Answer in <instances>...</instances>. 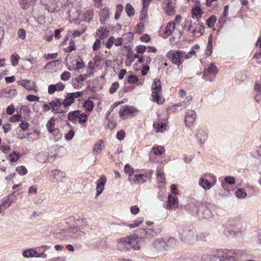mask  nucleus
I'll return each mask as SVG.
<instances>
[{
  "label": "nucleus",
  "instance_id": "54",
  "mask_svg": "<svg viewBox=\"0 0 261 261\" xmlns=\"http://www.w3.org/2000/svg\"><path fill=\"white\" fill-rule=\"evenodd\" d=\"M26 99L29 101L33 102L35 101H38L39 99V97L34 95H28L27 96Z\"/></svg>",
  "mask_w": 261,
  "mask_h": 261
},
{
  "label": "nucleus",
  "instance_id": "1",
  "mask_svg": "<svg viewBox=\"0 0 261 261\" xmlns=\"http://www.w3.org/2000/svg\"><path fill=\"white\" fill-rule=\"evenodd\" d=\"M210 205V204L194 201L186 205L185 209L199 219H208L213 216Z\"/></svg>",
  "mask_w": 261,
  "mask_h": 261
},
{
  "label": "nucleus",
  "instance_id": "13",
  "mask_svg": "<svg viewBox=\"0 0 261 261\" xmlns=\"http://www.w3.org/2000/svg\"><path fill=\"white\" fill-rule=\"evenodd\" d=\"M178 206L177 198L172 195H169L168 197L166 208L167 210H175Z\"/></svg>",
  "mask_w": 261,
  "mask_h": 261
},
{
  "label": "nucleus",
  "instance_id": "48",
  "mask_svg": "<svg viewBox=\"0 0 261 261\" xmlns=\"http://www.w3.org/2000/svg\"><path fill=\"white\" fill-rule=\"evenodd\" d=\"M147 10L148 9L142 8L141 11V15L140 17V20H145L147 16Z\"/></svg>",
  "mask_w": 261,
  "mask_h": 261
},
{
  "label": "nucleus",
  "instance_id": "47",
  "mask_svg": "<svg viewBox=\"0 0 261 261\" xmlns=\"http://www.w3.org/2000/svg\"><path fill=\"white\" fill-rule=\"evenodd\" d=\"M19 56L17 54H13L11 56V60L12 61V65L15 66L18 63Z\"/></svg>",
  "mask_w": 261,
  "mask_h": 261
},
{
  "label": "nucleus",
  "instance_id": "18",
  "mask_svg": "<svg viewBox=\"0 0 261 261\" xmlns=\"http://www.w3.org/2000/svg\"><path fill=\"white\" fill-rule=\"evenodd\" d=\"M196 136L198 143L201 145L204 144L207 138L206 132L202 129H199Z\"/></svg>",
  "mask_w": 261,
  "mask_h": 261
},
{
  "label": "nucleus",
  "instance_id": "33",
  "mask_svg": "<svg viewBox=\"0 0 261 261\" xmlns=\"http://www.w3.org/2000/svg\"><path fill=\"white\" fill-rule=\"evenodd\" d=\"M55 125V120L51 118L47 123L46 127L48 131L51 133L54 130V126Z\"/></svg>",
  "mask_w": 261,
  "mask_h": 261
},
{
  "label": "nucleus",
  "instance_id": "23",
  "mask_svg": "<svg viewBox=\"0 0 261 261\" xmlns=\"http://www.w3.org/2000/svg\"><path fill=\"white\" fill-rule=\"evenodd\" d=\"M36 0H19L21 8L24 9H27L30 6H33Z\"/></svg>",
  "mask_w": 261,
  "mask_h": 261
},
{
  "label": "nucleus",
  "instance_id": "53",
  "mask_svg": "<svg viewBox=\"0 0 261 261\" xmlns=\"http://www.w3.org/2000/svg\"><path fill=\"white\" fill-rule=\"evenodd\" d=\"M75 49V45L73 40L71 39L70 41V45L66 49V52H71L72 51Z\"/></svg>",
  "mask_w": 261,
  "mask_h": 261
},
{
  "label": "nucleus",
  "instance_id": "49",
  "mask_svg": "<svg viewBox=\"0 0 261 261\" xmlns=\"http://www.w3.org/2000/svg\"><path fill=\"white\" fill-rule=\"evenodd\" d=\"M16 170L20 175H24L27 173V170L26 168L23 166L17 167Z\"/></svg>",
  "mask_w": 261,
  "mask_h": 261
},
{
  "label": "nucleus",
  "instance_id": "58",
  "mask_svg": "<svg viewBox=\"0 0 261 261\" xmlns=\"http://www.w3.org/2000/svg\"><path fill=\"white\" fill-rule=\"evenodd\" d=\"M15 111V108L13 105L9 106L6 109V113L9 115H12Z\"/></svg>",
  "mask_w": 261,
  "mask_h": 261
},
{
  "label": "nucleus",
  "instance_id": "63",
  "mask_svg": "<svg viewBox=\"0 0 261 261\" xmlns=\"http://www.w3.org/2000/svg\"><path fill=\"white\" fill-rule=\"evenodd\" d=\"M57 91V88L55 85H50L48 88V92L49 94H54Z\"/></svg>",
  "mask_w": 261,
  "mask_h": 261
},
{
  "label": "nucleus",
  "instance_id": "46",
  "mask_svg": "<svg viewBox=\"0 0 261 261\" xmlns=\"http://www.w3.org/2000/svg\"><path fill=\"white\" fill-rule=\"evenodd\" d=\"M119 86V84L118 82H116L113 83L112 84V85L110 88V90H109L110 93L111 94H114V93H115L116 91L118 89Z\"/></svg>",
  "mask_w": 261,
  "mask_h": 261
},
{
  "label": "nucleus",
  "instance_id": "59",
  "mask_svg": "<svg viewBox=\"0 0 261 261\" xmlns=\"http://www.w3.org/2000/svg\"><path fill=\"white\" fill-rule=\"evenodd\" d=\"M115 40V39L114 37H110L108 41L106 44V47L108 48H110L112 47L113 44L114 43Z\"/></svg>",
  "mask_w": 261,
  "mask_h": 261
},
{
  "label": "nucleus",
  "instance_id": "9",
  "mask_svg": "<svg viewBox=\"0 0 261 261\" xmlns=\"http://www.w3.org/2000/svg\"><path fill=\"white\" fill-rule=\"evenodd\" d=\"M50 180L52 182H60L65 177V173L59 170H53L49 172Z\"/></svg>",
  "mask_w": 261,
  "mask_h": 261
},
{
  "label": "nucleus",
  "instance_id": "11",
  "mask_svg": "<svg viewBox=\"0 0 261 261\" xmlns=\"http://www.w3.org/2000/svg\"><path fill=\"white\" fill-rule=\"evenodd\" d=\"M17 83L19 85L22 86L28 91L33 90L35 92L38 91L36 84L34 82L32 83V84H31L30 81L28 80H22L18 81Z\"/></svg>",
  "mask_w": 261,
  "mask_h": 261
},
{
  "label": "nucleus",
  "instance_id": "5",
  "mask_svg": "<svg viewBox=\"0 0 261 261\" xmlns=\"http://www.w3.org/2000/svg\"><path fill=\"white\" fill-rule=\"evenodd\" d=\"M139 239L136 234H133L128 237L119 238L117 239V242L123 245H130L134 249L139 250L140 247L138 244Z\"/></svg>",
  "mask_w": 261,
  "mask_h": 261
},
{
  "label": "nucleus",
  "instance_id": "19",
  "mask_svg": "<svg viewBox=\"0 0 261 261\" xmlns=\"http://www.w3.org/2000/svg\"><path fill=\"white\" fill-rule=\"evenodd\" d=\"M99 15L101 24H104L110 17L109 9H102L100 10Z\"/></svg>",
  "mask_w": 261,
  "mask_h": 261
},
{
  "label": "nucleus",
  "instance_id": "2",
  "mask_svg": "<svg viewBox=\"0 0 261 261\" xmlns=\"http://www.w3.org/2000/svg\"><path fill=\"white\" fill-rule=\"evenodd\" d=\"M223 254L220 256L206 254L203 256L204 261H237L236 256H240L242 253L239 250L225 249Z\"/></svg>",
  "mask_w": 261,
  "mask_h": 261
},
{
  "label": "nucleus",
  "instance_id": "61",
  "mask_svg": "<svg viewBox=\"0 0 261 261\" xmlns=\"http://www.w3.org/2000/svg\"><path fill=\"white\" fill-rule=\"evenodd\" d=\"M125 133L124 131L123 130H121L120 132H118L117 133V135H116V138H117V139H118L120 141H121L122 140L124 139V137H125Z\"/></svg>",
  "mask_w": 261,
  "mask_h": 261
},
{
  "label": "nucleus",
  "instance_id": "56",
  "mask_svg": "<svg viewBox=\"0 0 261 261\" xmlns=\"http://www.w3.org/2000/svg\"><path fill=\"white\" fill-rule=\"evenodd\" d=\"M224 180L229 185H232L235 183L234 178L232 176H226L225 177Z\"/></svg>",
  "mask_w": 261,
  "mask_h": 261
},
{
  "label": "nucleus",
  "instance_id": "34",
  "mask_svg": "<svg viewBox=\"0 0 261 261\" xmlns=\"http://www.w3.org/2000/svg\"><path fill=\"white\" fill-rule=\"evenodd\" d=\"M166 126V124L163 122H160L157 124H153V126L155 127L156 132L163 133L165 130Z\"/></svg>",
  "mask_w": 261,
  "mask_h": 261
},
{
  "label": "nucleus",
  "instance_id": "3",
  "mask_svg": "<svg viewBox=\"0 0 261 261\" xmlns=\"http://www.w3.org/2000/svg\"><path fill=\"white\" fill-rule=\"evenodd\" d=\"M177 231L180 240L183 242L192 243L196 240V231L191 225L179 226Z\"/></svg>",
  "mask_w": 261,
  "mask_h": 261
},
{
  "label": "nucleus",
  "instance_id": "40",
  "mask_svg": "<svg viewBox=\"0 0 261 261\" xmlns=\"http://www.w3.org/2000/svg\"><path fill=\"white\" fill-rule=\"evenodd\" d=\"M143 221V219L142 218H139L136 220L134 221L133 223H130L127 226L130 228H135L138 227L141 223Z\"/></svg>",
  "mask_w": 261,
  "mask_h": 261
},
{
  "label": "nucleus",
  "instance_id": "45",
  "mask_svg": "<svg viewBox=\"0 0 261 261\" xmlns=\"http://www.w3.org/2000/svg\"><path fill=\"white\" fill-rule=\"evenodd\" d=\"M156 177L159 181L161 183H164L165 181V176L164 173L159 170L158 171Z\"/></svg>",
  "mask_w": 261,
  "mask_h": 261
},
{
  "label": "nucleus",
  "instance_id": "52",
  "mask_svg": "<svg viewBox=\"0 0 261 261\" xmlns=\"http://www.w3.org/2000/svg\"><path fill=\"white\" fill-rule=\"evenodd\" d=\"M75 133L74 131L72 129H71L69 130V132L67 133L65 136V138L68 140L70 141L72 140V139L73 138L74 136Z\"/></svg>",
  "mask_w": 261,
  "mask_h": 261
},
{
  "label": "nucleus",
  "instance_id": "62",
  "mask_svg": "<svg viewBox=\"0 0 261 261\" xmlns=\"http://www.w3.org/2000/svg\"><path fill=\"white\" fill-rule=\"evenodd\" d=\"M100 43H101L100 40L96 39L93 44V49L94 50H98L100 47Z\"/></svg>",
  "mask_w": 261,
  "mask_h": 261
},
{
  "label": "nucleus",
  "instance_id": "24",
  "mask_svg": "<svg viewBox=\"0 0 261 261\" xmlns=\"http://www.w3.org/2000/svg\"><path fill=\"white\" fill-rule=\"evenodd\" d=\"M175 27V24L174 22L172 21L168 22L164 32V34L167 36L171 35L173 31L174 30Z\"/></svg>",
  "mask_w": 261,
  "mask_h": 261
},
{
  "label": "nucleus",
  "instance_id": "26",
  "mask_svg": "<svg viewBox=\"0 0 261 261\" xmlns=\"http://www.w3.org/2000/svg\"><path fill=\"white\" fill-rule=\"evenodd\" d=\"M199 185L204 190H209L212 187V184L207 179L201 178L199 179Z\"/></svg>",
  "mask_w": 261,
  "mask_h": 261
},
{
  "label": "nucleus",
  "instance_id": "17",
  "mask_svg": "<svg viewBox=\"0 0 261 261\" xmlns=\"http://www.w3.org/2000/svg\"><path fill=\"white\" fill-rule=\"evenodd\" d=\"M152 249L154 251H161L164 250L163 238L155 240L152 244Z\"/></svg>",
  "mask_w": 261,
  "mask_h": 261
},
{
  "label": "nucleus",
  "instance_id": "6",
  "mask_svg": "<svg viewBox=\"0 0 261 261\" xmlns=\"http://www.w3.org/2000/svg\"><path fill=\"white\" fill-rule=\"evenodd\" d=\"M138 111L134 107L125 105L121 107L119 111L120 117L122 119H126L129 117L135 116Z\"/></svg>",
  "mask_w": 261,
  "mask_h": 261
},
{
  "label": "nucleus",
  "instance_id": "20",
  "mask_svg": "<svg viewBox=\"0 0 261 261\" xmlns=\"http://www.w3.org/2000/svg\"><path fill=\"white\" fill-rule=\"evenodd\" d=\"M192 17L196 19L197 21H199L202 17V11L201 8L196 6L192 9Z\"/></svg>",
  "mask_w": 261,
  "mask_h": 261
},
{
  "label": "nucleus",
  "instance_id": "38",
  "mask_svg": "<svg viewBox=\"0 0 261 261\" xmlns=\"http://www.w3.org/2000/svg\"><path fill=\"white\" fill-rule=\"evenodd\" d=\"M84 107L86 109V111L91 112L93 109L94 103L92 101L90 100H87L84 102Z\"/></svg>",
  "mask_w": 261,
  "mask_h": 261
},
{
  "label": "nucleus",
  "instance_id": "4",
  "mask_svg": "<svg viewBox=\"0 0 261 261\" xmlns=\"http://www.w3.org/2000/svg\"><path fill=\"white\" fill-rule=\"evenodd\" d=\"M152 97L154 101L159 104L163 103L164 99L162 97V88L160 80L154 79L151 86Z\"/></svg>",
  "mask_w": 261,
  "mask_h": 261
},
{
  "label": "nucleus",
  "instance_id": "35",
  "mask_svg": "<svg viewBox=\"0 0 261 261\" xmlns=\"http://www.w3.org/2000/svg\"><path fill=\"white\" fill-rule=\"evenodd\" d=\"M165 11L166 14L168 15L171 16L174 15L175 10L174 7L172 6V3H168L167 6L165 9Z\"/></svg>",
  "mask_w": 261,
  "mask_h": 261
},
{
  "label": "nucleus",
  "instance_id": "41",
  "mask_svg": "<svg viewBox=\"0 0 261 261\" xmlns=\"http://www.w3.org/2000/svg\"><path fill=\"white\" fill-rule=\"evenodd\" d=\"M205 70L210 74L215 75L217 73V67L213 63H211Z\"/></svg>",
  "mask_w": 261,
  "mask_h": 261
},
{
  "label": "nucleus",
  "instance_id": "55",
  "mask_svg": "<svg viewBox=\"0 0 261 261\" xmlns=\"http://www.w3.org/2000/svg\"><path fill=\"white\" fill-rule=\"evenodd\" d=\"M138 81V77L135 75H131L128 76L127 81L129 84H135Z\"/></svg>",
  "mask_w": 261,
  "mask_h": 261
},
{
  "label": "nucleus",
  "instance_id": "8",
  "mask_svg": "<svg viewBox=\"0 0 261 261\" xmlns=\"http://www.w3.org/2000/svg\"><path fill=\"white\" fill-rule=\"evenodd\" d=\"M185 52L182 50H176L172 53H168V55L171 59L172 62L174 64L180 65L184 61Z\"/></svg>",
  "mask_w": 261,
  "mask_h": 261
},
{
  "label": "nucleus",
  "instance_id": "60",
  "mask_svg": "<svg viewBox=\"0 0 261 261\" xmlns=\"http://www.w3.org/2000/svg\"><path fill=\"white\" fill-rule=\"evenodd\" d=\"M146 47L143 45H139L137 46L136 50L137 53H143L145 51Z\"/></svg>",
  "mask_w": 261,
  "mask_h": 261
},
{
  "label": "nucleus",
  "instance_id": "37",
  "mask_svg": "<svg viewBox=\"0 0 261 261\" xmlns=\"http://www.w3.org/2000/svg\"><path fill=\"white\" fill-rule=\"evenodd\" d=\"M20 158L19 153L16 151H13L9 155V159L11 162H16Z\"/></svg>",
  "mask_w": 261,
  "mask_h": 261
},
{
  "label": "nucleus",
  "instance_id": "36",
  "mask_svg": "<svg viewBox=\"0 0 261 261\" xmlns=\"http://www.w3.org/2000/svg\"><path fill=\"white\" fill-rule=\"evenodd\" d=\"M217 20V17L215 15L210 16L206 21V24L208 28H213Z\"/></svg>",
  "mask_w": 261,
  "mask_h": 261
},
{
  "label": "nucleus",
  "instance_id": "51",
  "mask_svg": "<svg viewBox=\"0 0 261 261\" xmlns=\"http://www.w3.org/2000/svg\"><path fill=\"white\" fill-rule=\"evenodd\" d=\"M15 91V90H14V89L10 90H8V91H6L5 90H2L0 94H1V96H4L5 97L10 98V97H11V96L8 95L9 94V93L13 92V93H14Z\"/></svg>",
  "mask_w": 261,
  "mask_h": 261
},
{
  "label": "nucleus",
  "instance_id": "31",
  "mask_svg": "<svg viewBox=\"0 0 261 261\" xmlns=\"http://www.w3.org/2000/svg\"><path fill=\"white\" fill-rule=\"evenodd\" d=\"M85 233L84 231L79 230H75L71 234V237L75 239H81L84 237Z\"/></svg>",
  "mask_w": 261,
  "mask_h": 261
},
{
  "label": "nucleus",
  "instance_id": "43",
  "mask_svg": "<svg viewBox=\"0 0 261 261\" xmlns=\"http://www.w3.org/2000/svg\"><path fill=\"white\" fill-rule=\"evenodd\" d=\"M236 195L239 198H244L246 197L247 194L243 189H238L236 192Z\"/></svg>",
  "mask_w": 261,
  "mask_h": 261
},
{
  "label": "nucleus",
  "instance_id": "21",
  "mask_svg": "<svg viewBox=\"0 0 261 261\" xmlns=\"http://www.w3.org/2000/svg\"><path fill=\"white\" fill-rule=\"evenodd\" d=\"M80 113V111L79 110L69 112L67 115L68 120L73 123H76L77 117L79 116Z\"/></svg>",
  "mask_w": 261,
  "mask_h": 261
},
{
  "label": "nucleus",
  "instance_id": "10",
  "mask_svg": "<svg viewBox=\"0 0 261 261\" xmlns=\"http://www.w3.org/2000/svg\"><path fill=\"white\" fill-rule=\"evenodd\" d=\"M138 233L140 236V239H149L156 236V233L152 229H140Z\"/></svg>",
  "mask_w": 261,
  "mask_h": 261
},
{
  "label": "nucleus",
  "instance_id": "12",
  "mask_svg": "<svg viewBox=\"0 0 261 261\" xmlns=\"http://www.w3.org/2000/svg\"><path fill=\"white\" fill-rule=\"evenodd\" d=\"M196 117V112L194 110H189L186 113L185 121L187 126L191 127L195 120Z\"/></svg>",
  "mask_w": 261,
  "mask_h": 261
},
{
  "label": "nucleus",
  "instance_id": "30",
  "mask_svg": "<svg viewBox=\"0 0 261 261\" xmlns=\"http://www.w3.org/2000/svg\"><path fill=\"white\" fill-rule=\"evenodd\" d=\"M102 144H103V142L102 140H100L97 143L95 144L93 149V153L94 154H97V153H99L102 150L101 145Z\"/></svg>",
  "mask_w": 261,
  "mask_h": 261
},
{
  "label": "nucleus",
  "instance_id": "25",
  "mask_svg": "<svg viewBox=\"0 0 261 261\" xmlns=\"http://www.w3.org/2000/svg\"><path fill=\"white\" fill-rule=\"evenodd\" d=\"M74 100H75L73 99V97L70 96L69 93H68L64 100L62 101V103L64 107L66 108L73 103L74 102Z\"/></svg>",
  "mask_w": 261,
  "mask_h": 261
},
{
  "label": "nucleus",
  "instance_id": "7",
  "mask_svg": "<svg viewBox=\"0 0 261 261\" xmlns=\"http://www.w3.org/2000/svg\"><path fill=\"white\" fill-rule=\"evenodd\" d=\"M240 228L238 222L233 219L228 220L225 229V232L227 235L234 236L239 232Z\"/></svg>",
  "mask_w": 261,
  "mask_h": 261
},
{
  "label": "nucleus",
  "instance_id": "44",
  "mask_svg": "<svg viewBox=\"0 0 261 261\" xmlns=\"http://www.w3.org/2000/svg\"><path fill=\"white\" fill-rule=\"evenodd\" d=\"M78 122L80 124H82L83 123L86 122L88 119V116L84 113L82 114L80 113L79 116L77 117Z\"/></svg>",
  "mask_w": 261,
  "mask_h": 261
},
{
  "label": "nucleus",
  "instance_id": "64",
  "mask_svg": "<svg viewBox=\"0 0 261 261\" xmlns=\"http://www.w3.org/2000/svg\"><path fill=\"white\" fill-rule=\"evenodd\" d=\"M18 37L21 39H24L25 37V31L23 29H19L18 31Z\"/></svg>",
  "mask_w": 261,
  "mask_h": 261
},
{
  "label": "nucleus",
  "instance_id": "14",
  "mask_svg": "<svg viewBox=\"0 0 261 261\" xmlns=\"http://www.w3.org/2000/svg\"><path fill=\"white\" fill-rule=\"evenodd\" d=\"M164 250H168L174 248L177 243V240L173 237H165L163 238Z\"/></svg>",
  "mask_w": 261,
  "mask_h": 261
},
{
  "label": "nucleus",
  "instance_id": "57",
  "mask_svg": "<svg viewBox=\"0 0 261 261\" xmlns=\"http://www.w3.org/2000/svg\"><path fill=\"white\" fill-rule=\"evenodd\" d=\"M85 66L83 60L81 59L79 61L76 62V67L75 70H79L83 68Z\"/></svg>",
  "mask_w": 261,
  "mask_h": 261
},
{
  "label": "nucleus",
  "instance_id": "39",
  "mask_svg": "<svg viewBox=\"0 0 261 261\" xmlns=\"http://www.w3.org/2000/svg\"><path fill=\"white\" fill-rule=\"evenodd\" d=\"M152 151L153 153L155 155H161L165 152V150L164 147L162 146H157L153 148Z\"/></svg>",
  "mask_w": 261,
  "mask_h": 261
},
{
  "label": "nucleus",
  "instance_id": "42",
  "mask_svg": "<svg viewBox=\"0 0 261 261\" xmlns=\"http://www.w3.org/2000/svg\"><path fill=\"white\" fill-rule=\"evenodd\" d=\"M125 10L127 15L130 17L135 14V10L132 6L130 4H127L125 7Z\"/></svg>",
  "mask_w": 261,
  "mask_h": 261
},
{
  "label": "nucleus",
  "instance_id": "29",
  "mask_svg": "<svg viewBox=\"0 0 261 261\" xmlns=\"http://www.w3.org/2000/svg\"><path fill=\"white\" fill-rule=\"evenodd\" d=\"M93 12L92 10H87L84 13V21L89 22L93 17Z\"/></svg>",
  "mask_w": 261,
  "mask_h": 261
},
{
  "label": "nucleus",
  "instance_id": "50",
  "mask_svg": "<svg viewBox=\"0 0 261 261\" xmlns=\"http://www.w3.org/2000/svg\"><path fill=\"white\" fill-rule=\"evenodd\" d=\"M71 76V73L68 71H64L61 75V79L62 81H67Z\"/></svg>",
  "mask_w": 261,
  "mask_h": 261
},
{
  "label": "nucleus",
  "instance_id": "15",
  "mask_svg": "<svg viewBox=\"0 0 261 261\" xmlns=\"http://www.w3.org/2000/svg\"><path fill=\"white\" fill-rule=\"evenodd\" d=\"M49 105L51 108V111L54 114L59 113V108L62 105V100L61 98H56L55 100H51L49 102Z\"/></svg>",
  "mask_w": 261,
  "mask_h": 261
},
{
  "label": "nucleus",
  "instance_id": "22",
  "mask_svg": "<svg viewBox=\"0 0 261 261\" xmlns=\"http://www.w3.org/2000/svg\"><path fill=\"white\" fill-rule=\"evenodd\" d=\"M146 176L142 174H135L133 179L136 184L141 185L146 181Z\"/></svg>",
  "mask_w": 261,
  "mask_h": 261
},
{
  "label": "nucleus",
  "instance_id": "32",
  "mask_svg": "<svg viewBox=\"0 0 261 261\" xmlns=\"http://www.w3.org/2000/svg\"><path fill=\"white\" fill-rule=\"evenodd\" d=\"M37 254V251L33 249L24 250L22 252V255L25 257H34Z\"/></svg>",
  "mask_w": 261,
  "mask_h": 261
},
{
  "label": "nucleus",
  "instance_id": "27",
  "mask_svg": "<svg viewBox=\"0 0 261 261\" xmlns=\"http://www.w3.org/2000/svg\"><path fill=\"white\" fill-rule=\"evenodd\" d=\"M212 44H213L212 36L211 35L208 38V42H207L206 48V50L205 51V54L207 56H211V55L212 53V50H213Z\"/></svg>",
  "mask_w": 261,
  "mask_h": 261
},
{
  "label": "nucleus",
  "instance_id": "28",
  "mask_svg": "<svg viewBox=\"0 0 261 261\" xmlns=\"http://www.w3.org/2000/svg\"><path fill=\"white\" fill-rule=\"evenodd\" d=\"M124 172H125V173H127L128 175V180L130 181V182H132V176L134 173V170L133 168L130 165L127 164L125 165L124 167Z\"/></svg>",
  "mask_w": 261,
  "mask_h": 261
},
{
  "label": "nucleus",
  "instance_id": "16",
  "mask_svg": "<svg viewBox=\"0 0 261 261\" xmlns=\"http://www.w3.org/2000/svg\"><path fill=\"white\" fill-rule=\"evenodd\" d=\"M107 179L105 176H102L100 178L96 181V196H99L103 191L105 185L106 184Z\"/></svg>",
  "mask_w": 261,
  "mask_h": 261
}]
</instances>
